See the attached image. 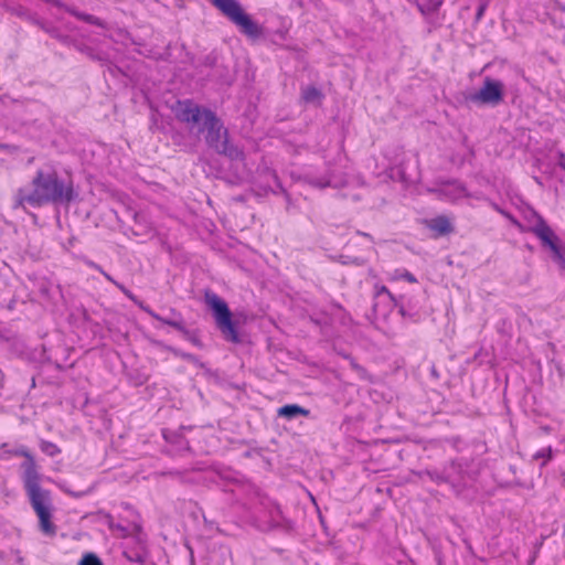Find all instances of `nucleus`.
<instances>
[{"mask_svg": "<svg viewBox=\"0 0 565 565\" xmlns=\"http://www.w3.org/2000/svg\"><path fill=\"white\" fill-rule=\"evenodd\" d=\"M173 111L180 121L186 122L192 129L198 128L199 132L206 131V142L220 153H224L231 159L242 157V152L230 143L226 129L211 110L201 108L186 99L178 102Z\"/></svg>", "mask_w": 565, "mask_h": 565, "instance_id": "obj_1", "label": "nucleus"}, {"mask_svg": "<svg viewBox=\"0 0 565 565\" xmlns=\"http://www.w3.org/2000/svg\"><path fill=\"white\" fill-rule=\"evenodd\" d=\"M76 198L72 182L65 183L54 170L39 169L30 184L18 192L20 204L40 207L45 204H68Z\"/></svg>", "mask_w": 565, "mask_h": 565, "instance_id": "obj_2", "label": "nucleus"}, {"mask_svg": "<svg viewBox=\"0 0 565 565\" xmlns=\"http://www.w3.org/2000/svg\"><path fill=\"white\" fill-rule=\"evenodd\" d=\"M22 468L24 488L31 507L39 519L40 530L47 536H54L56 526L52 522V499L50 492L40 486V475L36 470L35 460L24 461Z\"/></svg>", "mask_w": 565, "mask_h": 565, "instance_id": "obj_3", "label": "nucleus"}, {"mask_svg": "<svg viewBox=\"0 0 565 565\" xmlns=\"http://www.w3.org/2000/svg\"><path fill=\"white\" fill-rule=\"evenodd\" d=\"M205 302L213 311L215 323L225 340L237 343L239 335L227 303L213 292L205 295Z\"/></svg>", "mask_w": 565, "mask_h": 565, "instance_id": "obj_4", "label": "nucleus"}, {"mask_svg": "<svg viewBox=\"0 0 565 565\" xmlns=\"http://www.w3.org/2000/svg\"><path fill=\"white\" fill-rule=\"evenodd\" d=\"M212 3L227 17L239 30L249 38H257L260 34L259 26L245 13L236 0H211Z\"/></svg>", "mask_w": 565, "mask_h": 565, "instance_id": "obj_5", "label": "nucleus"}, {"mask_svg": "<svg viewBox=\"0 0 565 565\" xmlns=\"http://www.w3.org/2000/svg\"><path fill=\"white\" fill-rule=\"evenodd\" d=\"M530 222L531 225L529 231L532 232L541 241L544 247H547L552 252L553 258L563 268H565V259L557 244L558 238L554 231L547 225L545 220L535 212H532V220Z\"/></svg>", "mask_w": 565, "mask_h": 565, "instance_id": "obj_6", "label": "nucleus"}, {"mask_svg": "<svg viewBox=\"0 0 565 565\" xmlns=\"http://www.w3.org/2000/svg\"><path fill=\"white\" fill-rule=\"evenodd\" d=\"M504 85L502 82L486 77L482 87L468 98L472 103L498 105L503 98Z\"/></svg>", "mask_w": 565, "mask_h": 565, "instance_id": "obj_7", "label": "nucleus"}, {"mask_svg": "<svg viewBox=\"0 0 565 565\" xmlns=\"http://www.w3.org/2000/svg\"><path fill=\"white\" fill-rule=\"evenodd\" d=\"M438 192L443 198L449 201H457L468 195L466 188L457 181H448L444 183L438 189Z\"/></svg>", "mask_w": 565, "mask_h": 565, "instance_id": "obj_8", "label": "nucleus"}, {"mask_svg": "<svg viewBox=\"0 0 565 565\" xmlns=\"http://www.w3.org/2000/svg\"><path fill=\"white\" fill-rule=\"evenodd\" d=\"M278 415L280 417H284V418H287V419H292L297 416H308L309 415V411L301 407V406H298V405H295V404H289V405H285L282 407H280L278 409Z\"/></svg>", "mask_w": 565, "mask_h": 565, "instance_id": "obj_9", "label": "nucleus"}, {"mask_svg": "<svg viewBox=\"0 0 565 565\" xmlns=\"http://www.w3.org/2000/svg\"><path fill=\"white\" fill-rule=\"evenodd\" d=\"M429 227L431 231L436 232L438 235H445L452 231V226L450 221L447 217L439 216L429 222Z\"/></svg>", "mask_w": 565, "mask_h": 565, "instance_id": "obj_10", "label": "nucleus"}, {"mask_svg": "<svg viewBox=\"0 0 565 565\" xmlns=\"http://www.w3.org/2000/svg\"><path fill=\"white\" fill-rule=\"evenodd\" d=\"M302 98L307 103L318 104L322 98V94L313 86H307L302 89Z\"/></svg>", "mask_w": 565, "mask_h": 565, "instance_id": "obj_11", "label": "nucleus"}, {"mask_svg": "<svg viewBox=\"0 0 565 565\" xmlns=\"http://www.w3.org/2000/svg\"><path fill=\"white\" fill-rule=\"evenodd\" d=\"M443 3L444 0H427L426 2H417L416 4L422 14H429L437 11Z\"/></svg>", "mask_w": 565, "mask_h": 565, "instance_id": "obj_12", "label": "nucleus"}, {"mask_svg": "<svg viewBox=\"0 0 565 565\" xmlns=\"http://www.w3.org/2000/svg\"><path fill=\"white\" fill-rule=\"evenodd\" d=\"M145 311L150 315L153 319L160 321V322H163L166 324H169L173 328H175L177 330H180V331H183L184 330V326L182 323L181 320H170V319H166L161 316H159L158 313H156L153 310L149 309V308H145Z\"/></svg>", "mask_w": 565, "mask_h": 565, "instance_id": "obj_13", "label": "nucleus"}, {"mask_svg": "<svg viewBox=\"0 0 565 565\" xmlns=\"http://www.w3.org/2000/svg\"><path fill=\"white\" fill-rule=\"evenodd\" d=\"M40 449L50 457H54L61 452L60 448L55 444L46 440H41Z\"/></svg>", "mask_w": 565, "mask_h": 565, "instance_id": "obj_14", "label": "nucleus"}, {"mask_svg": "<svg viewBox=\"0 0 565 565\" xmlns=\"http://www.w3.org/2000/svg\"><path fill=\"white\" fill-rule=\"evenodd\" d=\"M309 183L317 186V188H326V186H330V185H333V186H337L338 183L331 178V177H328V178H312L309 180Z\"/></svg>", "mask_w": 565, "mask_h": 565, "instance_id": "obj_15", "label": "nucleus"}, {"mask_svg": "<svg viewBox=\"0 0 565 565\" xmlns=\"http://www.w3.org/2000/svg\"><path fill=\"white\" fill-rule=\"evenodd\" d=\"M78 565H103L102 561L93 553L85 554Z\"/></svg>", "mask_w": 565, "mask_h": 565, "instance_id": "obj_16", "label": "nucleus"}, {"mask_svg": "<svg viewBox=\"0 0 565 565\" xmlns=\"http://www.w3.org/2000/svg\"><path fill=\"white\" fill-rule=\"evenodd\" d=\"M393 279H406L409 282H416V278L413 274L406 271V270H396Z\"/></svg>", "mask_w": 565, "mask_h": 565, "instance_id": "obj_17", "label": "nucleus"}, {"mask_svg": "<svg viewBox=\"0 0 565 565\" xmlns=\"http://www.w3.org/2000/svg\"><path fill=\"white\" fill-rule=\"evenodd\" d=\"M108 526L109 529L111 530H117V531H120L121 532V535L122 536H126L128 535L131 531L120 524H117L114 522V519L111 516L108 518Z\"/></svg>", "mask_w": 565, "mask_h": 565, "instance_id": "obj_18", "label": "nucleus"}, {"mask_svg": "<svg viewBox=\"0 0 565 565\" xmlns=\"http://www.w3.org/2000/svg\"><path fill=\"white\" fill-rule=\"evenodd\" d=\"M13 454L15 456H22L25 458V461H32L34 460L33 456L31 455V452L29 451V449L24 446H20L18 447L17 449L13 450Z\"/></svg>", "mask_w": 565, "mask_h": 565, "instance_id": "obj_19", "label": "nucleus"}, {"mask_svg": "<svg viewBox=\"0 0 565 565\" xmlns=\"http://www.w3.org/2000/svg\"><path fill=\"white\" fill-rule=\"evenodd\" d=\"M534 458H535V459H540V458L545 459V461L543 462V465H545V463H546V461H548V460L552 458V448H551V447H547V448H543V449L539 450V451L534 455Z\"/></svg>", "mask_w": 565, "mask_h": 565, "instance_id": "obj_20", "label": "nucleus"}, {"mask_svg": "<svg viewBox=\"0 0 565 565\" xmlns=\"http://www.w3.org/2000/svg\"><path fill=\"white\" fill-rule=\"evenodd\" d=\"M557 163L565 171V152L561 151L557 153Z\"/></svg>", "mask_w": 565, "mask_h": 565, "instance_id": "obj_21", "label": "nucleus"}, {"mask_svg": "<svg viewBox=\"0 0 565 565\" xmlns=\"http://www.w3.org/2000/svg\"><path fill=\"white\" fill-rule=\"evenodd\" d=\"M487 8V3H482L478 8L477 18L480 19Z\"/></svg>", "mask_w": 565, "mask_h": 565, "instance_id": "obj_22", "label": "nucleus"}, {"mask_svg": "<svg viewBox=\"0 0 565 565\" xmlns=\"http://www.w3.org/2000/svg\"><path fill=\"white\" fill-rule=\"evenodd\" d=\"M379 294H387L391 298H393L386 287H381V289L379 290Z\"/></svg>", "mask_w": 565, "mask_h": 565, "instance_id": "obj_23", "label": "nucleus"}, {"mask_svg": "<svg viewBox=\"0 0 565 565\" xmlns=\"http://www.w3.org/2000/svg\"><path fill=\"white\" fill-rule=\"evenodd\" d=\"M104 275H105V277H106L108 280L113 281V279H111V277H110L109 275H107V274H104Z\"/></svg>", "mask_w": 565, "mask_h": 565, "instance_id": "obj_24", "label": "nucleus"}, {"mask_svg": "<svg viewBox=\"0 0 565 565\" xmlns=\"http://www.w3.org/2000/svg\"><path fill=\"white\" fill-rule=\"evenodd\" d=\"M132 530L134 531L138 530V526L136 524H132Z\"/></svg>", "mask_w": 565, "mask_h": 565, "instance_id": "obj_25", "label": "nucleus"}]
</instances>
